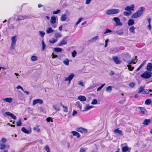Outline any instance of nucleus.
Masks as SVG:
<instances>
[{
    "label": "nucleus",
    "mask_w": 152,
    "mask_h": 152,
    "mask_svg": "<svg viewBox=\"0 0 152 152\" xmlns=\"http://www.w3.org/2000/svg\"><path fill=\"white\" fill-rule=\"evenodd\" d=\"M78 84L83 87L84 86V85L83 84V82H82V81H79L78 82Z\"/></svg>",
    "instance_id": "nucleus-58"
},
{
    "label": "nucleus",
    "mask_w": 152,
    "mask_h": 152,
    "mask_svg": "<svg viewBox=\"0 0 152 152\" xmlns=\"http://www.w3.org/2000/svg\"><path fill=\"white\" fill-rule=\"evenodd\" d=\"M27 17V16H26L19 15L17 16V18L15 19V20L16 21H17L24 20L26 19Z\"/></svg>",
    "instance_id": "nucleus-11"
},
{
    "label": "nucleus",
    "mask_w": 152,
    "mask_h": 152,
    "mask_svg": "<svg viewBox=\"0 0 152 152\" xmlns=\"http://www.w3.org/2000/svg\"><path fill=\"white\" fill-rule=\"evenodd\" d=\"M122 152H130L131 148H129L128 146L126 145L122 148Z\"/></svg>",
    "instance_id": "nucleus-9"
},
{
    "label": "nucleus",
    "mask_w": 152,
    "mask_h": 152,
    "mask_svg": "<svg viewBox=\"0 0 152 152\" xmlns=\"http://www.w3.org/2000/svg\"><path fill=\"white\" fill-rule=\"evenodd\" d=\"M115 22L116 26H121L122 25V23L120 21V19L118 17H115L113 18Z\"/></svg>",
    "instance_id": "nucleus-8"
},
{
    "label": "nucleus",
    "mask_w": 152,
    "mask_h": 152,
    "mask_svg": "<svg viewBox=\"0 0 152 152\" xmlns=\"http://www.w3.org/2000/svg\"><path fill=\"white\" fill-rule=\"evenodd\" d=\"M53 30L51 27H49L46 30V33L48 34H49L53 33Z\"/></svg>",
    "instance_id": "nucleus-27"
},
{
    "label": "nucleus",
    "mask_w": 152,
    "mask_h": 152,
    "mask_svg": "<svg viewBox=\"0 0 152 152\" xmlns=\"http://www.w3.org/2000/svg\"><path fill=\"white\" fill-rule=\"evenodd\" d=\"M37 57L34 56H33L31 57V60L33 61H36L37 60Z\"/></svg>",
    "instance_id": "nucleus-48"
},
{
    "label": "nucleus",
    "mask_w": 152,
    "mask_h": 152,
    "mask_svg": "<svg viewBox=\"0 0 152 152\" xmlns=\"http://www.w3.org/2000/svg\"><path fill=\"white\" fill-rule=\"evenodd\" d=\"M134 4L131 5L129 6H127L125 10H133L134 8Z\"/></svg>",
    "instance_id": "nucleus-29"
},
{
    "label": "nucleus",
    "mask_w": 152,
    "mask_h": 152,
    "mask_svg": "<svg viewBox=\"0 0 152 152\" xmlns=\"http://www.w3.org/2000/svg\"><path fill=\"white\" fill-rule=\"evenodd\" d=\"M145 86H140L139 88V91H138V93L139 94H141L142 93L143 94V92H144L145 89H144Z\"/></svg>",
    "instance_id": "nucleus-19"
},
{
    "label": "nucleus",
    "mask_w": 152,
    "mask_h": 152,
    "mask_svg": "<svg viewBox=\"0 0 152 152\" xmlns=\"http://www.w3.org/2000/svg\"><path fill=\"white\" fill-rule=\"evenodd\" d=\"M112 32V31L111 30L107 28L106 29L105 31L104 32V34L110 33Z\"/></svg>",
    "instance_id": "nucleus-51"
},
{
    "label": "nucleus",
    "mask_w": 152,
    "mask_h": 152,
    "mask_svg": "<svg viewBox=\"0 0 152 152\" xmlns=\"http://www.w3.org/2000/svg\"><path fill=\"white\" fill-rule=\"evenodd\" d=\"M151 119H145L144 120V122L143 123V124L144 125H148L151 123Z\"/></svg>",
    "instance_id": "nucleus-21"
},
{
    "label": "nucleus",
    "mask_w": 152,
    "mask_h": 152,
    "mask_svg": "<svg viewBox=\"0 0 152 152\" xmlns=\"http://www.w3.org/2000/svg\"><path fill=\"white\" fill-rule=\"evenodd\" d=\"M53 118L51 117H48L46 119V120L48 122H49L51 121V122H53Z\"/></svg>",
    "instance_id": "nucleus-50"
},
{
    "label": "nucleus",
    "mask_w": 152,
    "mask_h": 152,
    "mask_svg": "<svg viewBox=\"0 0 152 152\" xmlns=\"http://www.w3.org/2000/svg\"><path fill=\"white\" fill-rule=\"evenodd\" d=\"M16 123L17 124V126H20L21 125L22 123L21 122L20 119H19L18 121Z\"/></svg>",
    "instance_id": "nucleus-49"
},
{
    "label": "nucleus",
    "mask_w": 152,
    "mask_h": 152,
    "mask_svg": "<svg viewBox=\"0 0 152 152\" xmlns=\"http://www.w3.org/2000/svg\"><path fill=\"white\" fill-rule=\"evenodd\" d=\"M60 10H57L56 11H54L53 12V13L54 14H57L60 12Z\"/></svg>",
    "instance_id": "nucleus-59"
},
{
    "label": "nucleus",
    "mask_w": 152,
    "mask_h": 152,
    "mask_svg": "<svg viewBox=\"0 0 152 152\" xmlns=\"http://www.w3.org/2000/svg\"><path fill=\"white\" fill-rule=\"evenodd\" d=\"M46 47V45L45 44L43 40L42 41V50H44Z\"/></svg>",
    "instance_id": "nucleus-42"
},
{
    "label": "nucleus",
    "mask_w": 152,
    "mask_h": 152,
    "mask_svg": "<svg viewBox=\"0 0 152 152\" xmlns=\"http://www.w3.org/2000/svg\"><path fill=\"white\" fill-rule=\"evenodd\" d=\"M123 56L126 57L127 58L128 57L130 58V55L128 53L124 54H123Z\"/></svg>",
    "instance_id": "nucleus-56"
},
{
    "label": "nucleus",
    "mask_w": 152,
    "mask_h": 152,
    "mask_svg": "<svg viewBox=\"0 0 152 152\" xmlns=\"http://www.w3.org/2000/svg\"><path fill=\"white\" fill-rule=\"evenodd\" d=\"M151 103V101L150 99H147L145 102V104L146 105H148L150 104Z\"/></svg>",
    "instance_id": "nucleus-37"
},
{
    "label": "nucleus",
    "mask_w": 152,
    "mask_h": 152,
    "mask_svg": "<svg viewBox=\"0 0 152 152\" xmlns=\"http://www.w3.org/2000/svg\"><path fill=\"white\" fill-rule=\"evenodd\" d=\"M134 23V20L132 19H130L128 20V24L129 26H131L133 25Z\"/></svg>",
    "instance_id": "nucleus-25"
},
{
    "label": "nucleus",
    "mask_w": 152,
    "mask_h": 152,
    "mask_svg": "<svg viewBox=\"0 0 152 152\" xmlns=\"http://www.w3.org/2000/svg\"><path fill=\"white\" fill-rule=\"evenodd\" d=\"M64 108V112L66 113L68 111V109L66 107V106H63V107Z\"/></svg>",
    "instance_id": "nucleus-61"
},
{
    "label": "nucleus",
    "mask_w": 152,
    "mask_h": 152,
    "mask_svg": "<svg viewBox=\"0 0 152 152\" xmlns=\"http://www.w3.org/2000/svg\"><path fill=\"white\" fill-rule=\"evenodd\" d=\"M52 107L54 109L57 111H59L60 110V108L59 107H57L55 105H53Z\"/></svg>",
    "instance_id": "nucleus-41"
},
{
    "label": "nucleus",
    "mask_w": 152,
    "mask_h": 152,
    "mask_svg": "<svg viewBox=\"0 0 152 152\" xmlns=\"http://www.w3.org/2000/svg\"><path fill=\"white\" fill-rule=\"evenodd\" d=\"M127 12H124L123 13L124 15L127 16L130 15L132 14V12L131 10H127Z\"/></svg>",
    "instance_id": "nucleus-24"
},
{
    "label": "nucleus",
    "mask_w": 152,
    "mask_h": 152,
    "mask_svg": "<svg viewBox=\"0 0 152 152\" xmlns=\"http://www.w3.org/2000/svg\"><path fill=\"white\" fill-rule=\"evenodd\" d=\"M149 93V90L147 89H145L144 90V92H143V94H148Z\"/></svg>",
    "instance_id": "nucleus-63"
},
{
    "label": "nucleus",
    "mask_w": 152,
    "mask_h": 152,
    "mask_svg": "<svg viewBox=\"0 0 152 152\" xmlns=\"http://www.w3.org/2000/svg\"><path fill=\"white\" fill-rule=\"evenodd\" d=\"M97 103V101L96 99H94L91 102V104H96Z\"/></svg>",
    "instance_id": "nucleus-52"
},
{
    "label": "nucleus",
    "mask_w": 152,
    "mask_h": 152,
    "mask_svg": "<svg viewBox=\"0 0 152 152\" xmlns=\"http://www.w3.org/2000/svg\"><path fill=\"white\" fill-rule=\"evenodd\" d=\"M83 18H79L78 20V21L77 22V23H76V25H78L81 21L82 20Z\"/></svg>",
    "instance_id": "nucleus-57"
},
{
    "label": "nucleus",
    "mask_w": 152,
    "mask_h": 152,
    "mask_svg": "<svg viewBox=\"0 0 152 152\" xmlns=\"http://www.w3.org/2000/svg\"><path fill=\"white\" fill-rule=\"evenodd\" d=\"M127 66L128 67L129 70L130 71H132L134 68V67L130 65H127Z\"/></svg>",
    "instance_id": "nucleus-44"
},
{
    "label": "nucleus",
    "mask_w": 152,
    "mask_h": 152,
    "mask_svg": "<svg viewBox=\"0 0 152 152\" xmlns=\"http://www.w3.org/2000/svg\"><path fill=\"white\" fill-rule=\"evenodd\" d=\"M146 69L148 71L151 72L152 71V64L151 63L148 64L146 66Z\"/></svg>",
    "instance_id": "nucleus-15"
},
{
    "label": "nucleus",
    "mask_w": 152,
    "mask_h": 152,
    "mask_svg": "<svg viewBox=\"0 0 152 152\" xmlns=\"http://www.w3.org/2000/svg\"><path fill=\"white\" fill-rule=\"evenodd\" d=\"M114 132L115 133H117L121 136H122L123 135L122 131L119 130V129H115L114 131Z\"/></svg>",
    "instance_id": "nucleus-23"
},
{
    "label": "nucleus",
    "mask_w": 152,
    "mask_h": 152,
    "mask_svg": "<svg viewBox=\"0 0 152 152\" xmlns=\"http://www.w3.org/2000/svg\"><path fill=\"white\" fill-rule=\"evenodd\" d=\"M16 88L17 89H21V90L22 91H23V88H22V87L20 86H18L17 87H16Z\"/></svg>",
    "instance_id": "nucleus-62"
},
{
    "label": "nucleus",
    "mask_w": 152,
    "mask_h": 152,
    "mask_svg": "<svg viewBox=\"0 0 152 152\" xmlns=\"http://www.w3.org/2000/svg\"><path fill=\"white\" fill-rule=\"evenodd\" d=\"M6 148V145L5 144L1 143V141H0V149L1 150H2Z\"/></svg>",
    "instance_id": "nucleus-33"
},
{
    "label": "nucleus",
    "mask_w": 152,
    "mask_h": 152,
    "mask_svg": "<svg viewBox=\"0 0 152 152\" xmlns=\"http://www.w3.org/2000/svg\"><path fill=\"white\" fill-rule=\"evenodd\" d=\"M93 108L92 106H89V105H87L85 108V110L82 111H85L90 110V109Z\"/></svg>",
    "instance_id": "nucleus-28"
},
{
    "label": "nucleus",
    "mask_w": 152,
    "mask_h": 152,
    "mask_svg": "<svg viewBox=\"0 0 152 152\" xmlns=\"http://www.w3.org/2000/svg\"><path fill=\"white\" fill-rule=\"evenodd\" d=\"M71 133L74 136H76L77 138H79L80 137V134L77 132L74 131H72L71 132Z\"/></svg>",
    "instance_id": "nucleus-22"
},
{
    "label": "nucleus",
    "mask_w": 152,
    "mask_h": 152,
    "mask_svg": "<svg viewBox=\"0 0 152 152\" xmlns=\"http://www.w3.org/2000/svg\"><path fill=\"white\" fill-rule=\"evenodd\" d=\"M86 150L83 148H81L80 150V152H85Z\"/></svg>",
    "instance_id": "nucleus-64"
},
{
    "label": "nucleus",
    "mask_w": 152,
    "mask_h": 152,
    "mask_svg": "<svg viewBox=\"0 0 152 152\" xmlns=\"http://www.w3.org/2000/svg\"><path fill=\"white\" fill-rule=\"evenodd\" d=\"M11 43L10 46V49H14L15 45L16 44V42L17 40V36H13L11 37Z\"/></svg>",
    "instance_id": "nucleus-1"
},
{
    "label": "nucleus",
    "mask_w": 152,
    "mask_h": 152,
    "mask_svg": "<svg viewBox=\"0 0 152 152\" xmlns=\"http://www.w3.org/2000/svg\"><path fill=\"white\" fill-rule=\"evenodd\" d=\"M67 18L66 14L62 15L61 17L60 20L61 21H65Z\"/></svg>",
    "instance_id": "nucleus-31"
},
{
    "label": "nucleus",
    "mask_w": 152,
    "mask_h": 152,
    "mask_svg": "<svg viewBox=\"0 0 152 152\" xmlns=\"http://www.w3.org/2000/svg\"><path fill=\"white\" fill-rule=\"evenodd\" d=\"M106 91L108 92H110L112 91V87L111 86H109L106 89Z\"/></svg>",
    "instance_id": "nucleus-40"
},
{
    "label": "nucleus",
    "mask_w": 152,
    "mask_h": 152,
    "mask_svg": "<svg viewBox=\"0 0 152 152\" xmlns=\"http://www.w3.org/2000/svg\"><path fill=\"white\" fill-rule=\"evenodd\" d=\"M99 38V36H96L95 37L92 38L90 40V41L92 42H95Z\"/></svg>",
    "instance_id": "nucleus-39"
},
{
    "label": "nucleus",
    "mask_w": 152,
    "mask_h": 152,
    "mask_svg": "<svg viewBox=\"0 0 152 152\" xmlns=\"http://www.w3.org/2000/svg\"><path fill=\"white\" fill-rule=\"evenodd\" d=\"M119 10H107L106 12L107 15H113L118 13Z\"/></svg>",
    "instance_id": "nucleus-7"
},
{
    "label": "nucleus",
    "mask_w": 152,
    "mask_h": 152,
    "mask_svg": "<svg viewBox=\"0 0 152 152\" xmlns=\"http://www.w3.org/2000/svg\"><path fill=\"white\" fill-rule=\"evenodd\" d=\"M143 10H138L137 12L133 14L132 17L133 18H135L140 16L143 13Z\"/></svg>",
    "instance_id": "nucleus-3"
},
{
    "label": "nucleus",
    "mask_w": 152,
    "mask_h": 152,
    "mask_svg": "<svg viewBox=\"0 0 152 152\" xmlns=\"http://www.w3.org/2000/svg\"><path fill=\"white\" fill-rule=\"evenodd\" d=\"M122 60L124 61L127 62L129 64H135L136 62H135V61L136 60L135 59H133L131 61H127L126 60V59L125 58H123Z\"/></svg>",
    "instance_id": "nucleus-13"
},
{
    "label": "nucleus",
    "mask_w": 152,
    "mask_h": 152,
    "mask_svg": "<svg viewBox=\"0 0 152 152\" xmlns=\"http://www.w3.org/2000/svg\"><path fill=\"white\" fill-rule=\"evenodd\" d=\"M68 37V36H66L63 37L61 40L59 42L58 46H61L63 45H66L67 43V38Z\"/></svg>",
    "instance_id": "nucleus-4"
},
{
    "label": "nucleus",
    "mask_w": 152,
    "mask_h": 152,
    "mask_svg": "<svg viewBox=\"0 0 152 152\" xmlns=\"http://www.w3.org/2000/svg\"><path fill=\"white\" fill-rule=\"evenodd\" d=\"M76 105L77 106H78L80 108V110L81 109L82 105L80 104L79 102H76Z\"/></svg>",
    "instance_id": "nucleus-45"
},
{
    "label": "nucleus",
    "mask_w": 152,
    "mask_h": 152,
    "mask_svg": "<svg viewBox=\"0 0 152 152\" xmlns=\"http://www.w3.org/2000/svg\"><path fill=\"white\" fill-rule=\"evenodd\" d=\"M98 86V85L96 84H94L93 85L90 86L87 88L88 90H91L94 88L95 87Z\"/></svg>",
    "instance_id": "nucleus-32"
},
{
    "label": "nucleus",
    "mask_w": 152,
    "mask_h": 152,
    "mask_svg": "<svg viewBox=\"0 0 152 152\" xmlns=\"http://www.w3.org/2000/svg\"><path fill=\"white\" fill-rule=\"evenodd\" d=\"M152 73L148 71H146L141 75L142 77L145 79H148L152 76Z\"/></svg>",
    "instance_id": "nucleus-2"
},
{
    "label": "nucleus",
    "mask_w": 152,
    "mask_h": 152,
    "mask_svg": "<svg viewBox=\"0 0 152 152\" xmlns=\"http://www.w3.org/2000/svg\"><path fill=\"white\" fill-rule=\"evenodd\" d=\"M77 99L82 102L86 101V98L85 96L81 95L79 96L78 97Z\"/></svg>",
    "instance_id": "nucleus-20"
},
{
    "label": "nucleus",
    "mask_w": 152,
    "mask_h": 152,
    "mask_svg": "<svg viewBox=\"0 0 152 152\" xmlns=\"http://www.w3.org/2000/svg\"><path fill=\"white\" fill-rule=\"evenodd\" d=\"M75 76V75L73 73H71L68 77L65 78V81H68L69 84H70L71 80L73 79Z\"/></svg>",
    "instance_id": "nucleus-5"
},
{
    "label": "nucleus",
    "mask_w": 152,
    "mask_h": 152,
    "mask_svg": "<svg viewBox=\"0 0 152 152\" xmlns=\"http://www.w3.org/2000/svg\"><path fill=\"white\" fill-rule=\"evenodd\" d=\"M76 131L82 134L86 133L88 132L87 129L82 127L77 128L76 129Z\"/></svg>",
    "instance_id": "nucleus-6"
},
{
    "label": "nucleus",
    "mask_w": 152,
    "mask_h": 152,
    "mask_svg": "<svg viewBox=\"0 0 152 152\" xmlns=\"http://www.w3.org/2000/svg\"><path fill=\"white\" fill-rule=\"evenodd\" d=\"M21 130L23 132L27 134H29L31 132V129H30L29 130H28L24 127H22Z\"/></svg>",
    "instance_id": "nucleus-17"
},
{
    "label": "nucleus",
    "mask_w": 152,
    "mask_h": 152,
    "mask_svg": "<svg viewBox=\"0 0 152 152\" xmlns=\"http://www.w3.org/2000/svg\"><path fill=\"white\" fill-rule=\"evenodd\" d=\"M136 28L134 26H131L129 29L130 31L132 33L135 34V33L134 30Z\"/></svg>",
    "instance_id": "nucleus-30"
},
{
    "label": "nucleus",
    "mask_w": 152,
    "mask_h": 152,
    "mask_svg": "<svg viewBox=\"0 0 152 152\" xmlns=\"http://www.w3.org/2000/svg\"><path fill=\"white\" fill-rule=\"evenodd\" d=\"M129 85L131 87H132V88H134L135 85V83H133V82H132V83H130L129 84Z\"/></svg>",
    "instance_id": "nucleus-53"
},
{
    "label": "nucleus",
    "mask_w": 152,
    "mask_h": 152,
    "mask_svg": "<svg viewBox=\"0 0 152 152\" xmlns=\"http://www.w3.org/2000/svg\"><path fill=\"white\" fill-rule=\"evenodd\" d=\"M5 114L8 116H10L13 119L15 120L16 119V117L14 115V114L11 113L9 112H7L5 113Z\"/></svg>",
    "instance_id": "nucleus-16"
},
{
    "label": "nucleus",
    "mask_w": 152,
    "mask_h": 152,
    "mask_svg": "<svg viewBox=\"0 0 152 152\" xmlns=\"http://www.w3.org/2000/svg\"><path fill=\"white\" fill-rule=\"evenodd\" d=\"M39 35L42 37H43L45 34V32L43 31H39Z\"/></svg>",
    "instance_id": "nucleus-43"
},
{
    "label": "nucleus",
    "mask_w": 152,
    "mask_h": 152,
    "mask_svg": "<svg viewBox=\"0 0 152 152\" xmlns=\"http://www.w3.org/2000/svg\"><path fill=\"white\" fill-rule=\"evenodd\" d=\"M3 101L8 103H11L12 101V99L11 97H7L3 99Z\"/></svg>",
    "instance_id": "nucleus-18"
},
{
    "label": "nucleus",
    "mask_w": 152,
    "mask_h": 152,
    "mask_svg": "<svg viewBox=\"0 0 152 152\" xmlns=\"http://www.w3.org/2000/svg\"><path fill=\"white\" fill-rule=\"evenodd\" d=\"M45 150L47 152H50V149L48 145H46L45 147Z\"/></svg>",
    "instance_id": "nucleus-54"
},
{
    "label": "nucleus",
    "mask_w": 152,
    "mask_h": 152,
    "mask_svg": "<svg viewBox=\"0 0 152 152\" xmlns=\"http://www.w3.org/2000/svg\"><path fill=\"white\" fill-rule=\"evenodd\" d=\"M7 141V139L5 138H3L1 139V140L0 141H1V143H5Z\"/></svg>",
    "instance_id": "nucleus-55"
},
{
    "label": "nucleus",
    "mask_w": 152,
    "mask_h": 152,
    "mask_svg": "<svg viewBox=\"0 0 152 152\" xmlns=\"http://www.w3.org/2000/svg\"><path fill=\"white\" fill-rule=\"evenodd\" d=\"M43 103V101L42 99H37L33 100L32 104L33 105H34L37 104H42Z\"/></svg>",
    "instance_id": "nucleus-10"
},
{
    "label": "nucleus",
    "mask_w": 152,
    "mask_h": 152,
    "mask_svg": "<svg viewBox=\"0 0 152 152\" xmlns=\"http://www.w3.org/2000/svg\"><path fill=\"white\" fill-rule=\"evenodd\" d=\"M54 37L56 39H57L58 38L61 37L62 35L58 32H57L55 34Z\"/></svg>",
    "instance_id": "nucleus-26"
},
{
    "label": "nucleus",
    "mask_w": 152,
    "mask_h": 152,
    "mask_svg": "<svg viewBox=\"0 0 152 152\" xmlns=\"http://www.w3.org/2000/svg\"><path fill=\"white\" fill-rule=\"evenodd\" d=\"M63 62L65 65L68 66L69 65V61L68 59L67 58L66 59L64 60L63 61Z\"/></svg>",
    "instance_id": "nucleus-38"
},
{
    "label": "nucleus",
    "mask_w": 152,
    "mask_h": 152,
    "mask_svg": "<svg viewBox=\"0 0 152 152\" xmlns=\"http://www.w3.org/2000/svg\"><path fill=\"white\" fill-rule=\"evenodd\" d=\"M112 59L114 62L117 64H119L121 63V61L119 60L117 56H113Z\"/></svg>",
    "instance_id": "nucleus-12"
},
{
    "label": "nucleus",
    "mask_w": 152,
    "mask_h": 152,
    "mask_svg": "<svg viewBox=\"0 0 152 152\" xmlns=\"http://www.w3.org/2000/svg\"><path fill=\"white\" fill-rule=\"evenodd\" d=\"M77 54V52L75 50H74L73 52L72 53V56L74 58L76 56V55Z\"/></svg>",
    "instance_id": "nucleus-47"
},
{
    "label": "nucleus",
    "mask_w": 152,
    "mask_h": 152,
    "mask_svg": "<svg viewBox=\"0 0 152 152\" xmlns=\"http://www.w3.org/2000/svg\"><path fill=\"white\" fill-rule=\"evenodd\" d=\"M116 33L118 35H121L123 34V32L122 30H119L116 31Z\"/></svg>",
    "instance_id": "nucleus-46"
},
{
    "label": "nucleus",
    "mask_w": 152,
    "mask_h": 152,
    "mask_svg": "<svg viewBox=\"0 0 152 152\" xmlns=\"http://www.w3.org/2000/svg\"><path fill=\"white\" fill-rule=\"evenodd\" d=\"M50 22L51 23L53 24H54L56 23V18L55 17L53 16L51 17L50 20Z\"/></svg>",
    "instance_id": "nucleus-36"
},
{
    "label": "nucleus",
    "mask_w": 152,
    "mask_h": 152,
    "mask_svg": "<svg viewBox=\"0 0 152 152\" xmlns=\"http://www.w3.org/2000/svg\"><path fill=\"white\" fill-rule=\"evenodd\" d=\"M58 40V39L52 38L49 40V42L51 43H54L56 42Z\"/></svg>",
    "instance_id": "nucleus-34"
},
{
    "label": "nucleus",
    "mask_w": 152,
    "mask_h": 152,
    "mask_svg": "<svg viewBox=\"0 0 152 152\" xmlns=\"http://www.w3.org/2000/svg\"><path fill=\"white\" fill-rule=\"evenodd\" d=\"M54 50L56 52H61L62 49L61 48H54Z\"/></svg>",
    "instance_id": "nucleus-35"
},
{
    "label": "nucleus",
    "mask_w": 152,
    "mask_h": 152,
    "mask_svg": "<svg viewBox=\"0 0 152 152\" xmlns=\"http://www.w3.org/2000/svg\"><path fill=\"white\" fill-rule=\"evenodd\" d=\"M109 41V39H107L105 41V45L104 46L105 47H106L107 45V43Z\"/></svg>",
    "instance_id": "nucleus-60"
},
{
    "label": "nucleus",
    "mask_w": 152,
    "mask_h": 152,
    "mask_svg": "<svg viewBox=\"0 0 152 152\" xmlns=\"http://www.w3.org/2000/svg\"><path fill=\"white\" fill-rule=\"evenodd\" d=\"M138 109L140 110L139 112L142 114H145L147 113L146 109L144 107H139Z\"/></svg>",
    "instance_id": "nucleus-14"
}]
</instances>
